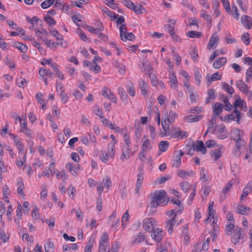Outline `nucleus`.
<instances>
[{
    "label": "nucleus",
    "instance_id": "nucleus-1",
    "mask_svg": "<svg viewBox=\"0 0 252 252\" xmlns=\"http://www.w3.org/2000/svg\"><path fill=\"white\" fill-rule=\"evenodd\" d=\"M166 196V193L164 190H161L155 192L151 203V207H155L158 205H166L168 202V198L167 199Z\"/></svg>",
    "mask_w": 252,
    "mask_h": 252
},
{
    "label": "nucleus",
    "instance_id": "nucleus-2",
    "mask_svg": "<svg viewBox=\"0 0 252 252\" xmlns=\"http://www.w3.org/2000/svg\"><path fill=\"white\" fill-rule=\"evenodd\" d=\"M156 225V220L152 218H147L143 220V227L148 231L155 229L154 226Z\"/></svg>",
    "mask_w": 252,
    "mask_h": 252
},
{
    "label": "nucleus",
    "instance_id": "nucleus-3",
    "mask_svg": "<svg viewBox=\"0 0 252 252\" xmlns=\"http://www.w3.org/2000/svg\"><path fill=\"white\" fill-rule=\"evenodd\" d=\"M230 136L231 139L233 141L244 139V131L237 128H233L230 131Z\"/></svg>",
    "mask_w": 252,
    "mask_h": 252
},
{
    "label": "nucleus",
    "instance_id": "nucleus-4",
    "mask_svg": "<svg viewBox=\"0 0 252 252\" xmlns=\"http://www.w3.org/2000/svg\"><path fill=\"white\" fill-rule=\"evenodd\" d=\"M171 136L173 138H179L181 139L187 138L188 136L187 132L182 131L179 127H174L172 129Z\"/></svg>",
    "mask_w": 252,
    "mask_h": 252
},
{
    "label": "nucleus",
    "instance_id": "nucleus-5",
    "mask_svg": "<svg viewBox=\"0 0 252 252\" xmlns=\"http://www.w3.org/2000/svg\"><path fill=\"white\" fill-rule=\"evenodd\" d=\"M243 230L241 228L236 227L234 229V235L231 238V241L234 245H236L242 235Z\"/></svg>",
    "mask_w": 252,
    "mask_h": 252
},
{
    "label": "nucleus",
    "instance_id": "nucleus-6",
    "mask_svg": "<svg viewBox=\"0 0 252 252\" xmlns=\"http://www.w3.org/2000/svg\"><path fill=\"white\" fill-rule=\"evenodd\" d=\"M152 231V234L151 236L152 238L154 239L157 243L160 242L163 238V230L162 229L156 228Z\"/></svg>",
    "mask_w": 252,
    "mask_h": 252
},
{
    "label": "nucleus",
    "instance_id": "nucleus-7",
    "mask_svg": "<svg viewBox=\"0 0 252 252\" xmlns=\"http://www.w3.org/2000/svg\"><path fill=\"white\" fill-rule=\"evenodd\" d=\"M109 244L108 234L107 232H103L101 236L99 244V249H107Z\"/></svg>",
    "mask_w": 252,
    "mask_h": 252
},
{
    "label": "nucleus",
    "instance_id": "nucleus-8",
    "mask_svg": "<svg viewBox=\"0 0 252 252\" xmlns=\"http://www.w3.org/2000/svg\"><path fill=\"white\" fill-rule=\"evenodd\" d=\"M143 181V171L140 167L138 168V173L137 176L136 192L138 193Z\"/></svg>",
    "mask_w": 252,
    "mask_h": 252
},
{
    "label": "nucleus",
    "instance_id": "nucleus-9",
    "mask_svg": "<svg viewBox=\"0 0 252 252\" xmlns=\"http://www.w3.org/2000/svg\"><path fill=\"white\" fill-rule=\"evenodd\" d=\"M234 141L236 142V144L233 152L234 154L239 156L241 154L240 149L242 146H244L246 144V141L244 139H240V140Z\"/></svg>",
    "mask_w": 252,
    "mask_h": 252
},
{
    "label": "nucleus",
    "instance_id": "nucleus-10",
    "mask_svg": "<svg viewBox=\"0 0 252 252\" xmlns=\"http://www.w3.org/2000/svg\"><path fill=\"white\" fill-rule=\"evenodd\" d=\"M217 136L219 138L221 139H225L227 136V131L225 126H221L218 127L216 131Z\"/></svg>",
    "mask_w": 252,
    "mask_h": 252
},
{
    "label": "nucleus",
    "instance_id": "nucleus-11",
    "mask_svg": "<svg viewBox=\"0 0 252 252\" xmlns=\"http://www.w3.org/2000/svg\"><path fill=\"white\" fill-rule=\"evenodd\" d=\"M252 20L251 17L247 15H243L241 18L242 24L247 29H250L252 27Z\"/></svg>",
    "mask_w": 252,
    "mask_h": 252
},
{
    "label": "nucleus",
    "instance_id": "nucleus-12",
    "mask_svg": "<svg viewBox=\"0 0 252 252\" xmlns=\"http://www.w3.org/2000/svg\"><path fill=\"white\" fill-rule=\"evenodd\" d=\"M183 209L184 208L181 205L177 206L175 209L167 211L166 214L169 217H173L175 216V218H176L177 214L181 213Z\"/></svg>",
    "mask_w": 252,
    "mask_h": 252
},
{
    "label": "nucleus",
    "instance_id": "nucleus-13",
    "mask_svg": "<svg viewBox=\"0 0 252 252\" xmlns=\"http://www.w3.org/2000/svg\"><path fill=\"white\" fill-rule=\"evenodd\" d=\"M227 62L225 57H220L217 59L213 63V66L216 69H219L224 65Z\"/></svg>",
    "mask_w": 252,
    "mask_h": 252
},
{
    "label": "nucleus",
    "instance_id": "nucleus-14",
    "mask_svg": "<svg viewBox=\"0 0 252 252\" xmlns=\"http://www.w3.org/2000/svg\"><path fill=\"white\" fill-rule=\"evenodd\" d=\"M171 217V219L168 220L166 223V228L169 234H172L173 233V226H174L175 222L176 221V218H175V216Z\"/></svg>",
    "mask_w": 252,
    "mask_h": 252
},
{
    "label": "nucleus",
    "instance_id": "nucleus-15",
    "mask_svg": "<svg viewBox=\"0 0 252 252\" xmlns=\"http://www.w3.org/2000/svg\"><path fill=\"white\" fill-rule=\"evenodd\" d=\"M197 145H195V150L197 152H200L203 154H205L207 152V149L204 146V144L202 141L198 140L196 142Z\"/></svg>",
    "mask_w": 252,
    "mask_h": 252
},
{
    "label": "nucleus",
    "instance_id": "nucleus-16",
    "mask_svg": "<svg viewBox=\"0 0 252 252\" xmlns=\"http://www.w3.org/2000/svg\"><path fill=\"white\" fill-rule=\"evenodd\" d=\"M207 94L208 96L206 99V103H210L212 100H214L217 96L216 91L213 89H210L208 90Z\"/></svg>",
    "mask_w": 252,
    "mask_h": 252
},
{
    "label": "nucleus",
    "instance_id": "nucleus-17",
    "mask_svg": "<svg viewBox=\"0 0 252 252\" xmlns=\"http://www.w3.org/2000/svg\"><path fill=\"white\" fill-rule=\"evenodd\" d=\"M223 106L221 103L216 102L213 107V111L216 117L218 116L222 112Z\"/></svg>",
    "mask_w": 252,
    "mask_h": 252
},
{
    "label": "nucleus",
    "instance_id": "nucleus-18",
    "mask_svg": "<svg viewBox=\"0 0 252 252\" xmlns=\"http://www.w3.org/2000/svg\"><path fill=\"white\" fill-rule=\"evenodd\" d=\"M65 168L72 175L75 176L78 173L77 166L73 163H67Z\"/></svg>",
    "mask_w": 252,
    "mask_h": 252
},
{
    "label": "nucleus",
    "instance_id": "nucleus-19",
    "mask_svg": "<svg viewBox=\"0 0 252 252\" xmlns=\"http://www.w3.org/2000/svg\"><path fill=\"white\" fill-rule=\"evenodd\" d=\"M219 40V37L216 34H213L210 37L209 43L207 45V48L210 49Z\"/></svg>",
    "mask_w": 252,
    "mask_h": 252
},
{
    "label": "nucleus",
    "instance_id": "nucleus-20",
    "mask_svg": "<svg viewBox=\"0 0 252 252\" xmlns=\"http://www.w3.org/2000/svg\"><path fill=\"white\" fill-rule=\"evenodd\" d=\"M238 88L243 93H246L248 92V86L242 80L238 81L236 83Z\"/></svg>",
    "mask_w": 252,
    "mask_h": 252
},
{
    "label": "nucleus",
    "instance_id": "nucleus-21",
    "mask_svg": "<svg viewBox=\"0 0 252 252\" xmlns=\"http://www.w3.org/2000/svg\"><path fill=\"white\" fill-rule=\"evenodd\" d=\"M216 116H213L211 120L209 122L207 131H212V132H214L216 130Z\"/></svg>",
    "mask_w": 252,
    "mask_h": 252
},
{
    "label": "nucleus",
    "instance_id": "nucleus-22",
    "mask_svg": "<svg viewBox=\"0 0 252 252\" xmlns=\"http://www.w3.org/2000/svg\"><path fill=\"white\" fill-rule=\"evenodd\" d=\"M202 117V115H189L185 117L186 120L189 123L198 122L201 119Z\"/></svg>",
    "mask_w": 252,
    "mask_h": 252
},
{
    "label": "nucleus",
    "instance_id": "nucleus-23",
    "mask_svg": "<svg viewBox=\"0 0 252 252\" xmlns=\"http://www.w3.org/2000/svg\"><path fill=\"white\" fill-rule=\"evenodd\" d=\"M148 87V85L145 81L142 80L141 82L139 83V88L142 95H145L147 94Z\"/></svg>",
    "mask_w": 252,
    "mask_h": 252
},
{
    "label": "nucleus",
    "instance_id": "nucleus-24",
    "mask_svg": "<svg viewBox=\"0 0 252 252\" xmlns=\"http://www.w3.org/2000/svg\"><path fill=\"white\" fill-rule=\"evenodd\" d=\"M17 186V192L18 194L21 196H23L24 195L23 190L25 189V186L22 178H19L18 179Z\"/></svg>",
    "mask_w": 252,
    "mask_h": 252
},
{
    "label": "nucleus",
    "instance_id": "nucleus-25",
    "mask_svg": "<svg viewBox=\"0 0 252 252\" xmlns=\"http://www.w3.org/2000/svg\"><path fill=\"white\" fill-rule=\"evenodd\" d=\"M122 40L124 41L129 40L132 41L135 38V35L132 32H126V33H121V36H120Z\"/></svg>",
    "mask_w": 252,
    "mask_h": 252
},
{
    "label": "nucleus",
    "instance_id": "nucleus-26",
    "mask_svg": "<svg viewBox=\"0 0 252 252\" xmlns=\"http://www.w3.org/2000/svg\"><path fill=\"white\" fill-rule=\"evenodd\" d=\"M187 36L190 38H201L202 36V33L199 32H196L194 31H189L187 33Z\"/></svg>",
    "mask_w": 252,
    "mask_h": 252
},
{
    "label": "nucleus",
    "instance_id": "nucleus-27",
    "mask_svg": "<svg viewBox=\"0 0 252 252\" xmlns=\"http://www.w3.org/2000/svg\"><path fill=\"white\" fill-rule=\"evenodd\" d=\"M221 97L223 98V102L224 103V109L229 111L232 109V105L229 102L228 97L224 95H222Z\"/></svg>",
    "mask_w": 252,
    "mask_h": 252
},
{
    "label": "nucleus",
    "instance_id": "nucleus-28",
    "mask_svg": "<svg viewBox=\"0 0 252 252\" xmlns=\"http://www.w3.org/2000/svg\"><path fill=\"white\" fill-rule=\"evenodd\" d=\"M50 33L58 40H62L63 36L55 29H49Z\"/></svg>",
    "mask_w": 252,
    "mask_h": 252
},
{
    "label": "nucleus",
    "instance_id": "nucleus-29",
    "mask_svg": "<svg viewBox=\"0 0 252 252\" xmlns=\"http://www.w3.org/2000/svg\"><path fill=\"white\" fill-rule=\"evenodd\" d=\"M169 143L167 141H161L158 144L159 149L161 152H165L169 146Z\"/></svg>",
    "mask_w": 252,
    "mask_h": 252
},
{
    "label": "nucleus",
    "instance_id": "nucleus-30",
    "mask_svg": "<svg viewBox=\"0 0 252 252\" xmlns=\"http://www.w3.org/2000/svg\"><path fill=\"white\" fill-rule=\"evenodd\" d=\"M118 92L122 101L126 102L128 100V95L126 93L125 90L122 88H119Z\"/></svg>",
    "mask_w": 252,
    "mask_h": 252
},
{
    "label": "nucleus",
    "instance_id": "nucleus-31",
    "mask_svg": "<svg viewBox=\"0 0 252 252\" xmlns=\"http://www.w3.org/2000/svg\"><path fill=\"white\" fill-rule=\"evenodd\" d=\"M44 249L46 252H53L54 249V245L53 242L48 240L47 243L44 245Z\"/></svg>",
    "mask_w": 252,
    "mask_h": 252
},
{
    "label": "nucleus",
    "instance_id": "nucleus-32",
    "mask_svg": "<svg viewBox=\"0 0 252 252\" xmlns=\"http://www.w3.org/2000/svg\"><path fill=\"white\" fill-rule=\"evenodd\" d=\"M167 117L165 120L170 123H173L174 122L176 118L177 117V114L171 111L169 112V115H168V114H167Z\"/></svg>",
    "mask_w": 252,
    "mask_h": 252
},
{
    "label": "nucleus",
    "instance_id": "nucleus-33",
    "mask_svg": "<svg viewBox=\"0 0 252 252\" xmlns=\"http://www.w3.org/2000/svg\"><path fill=\"white\" fill-rule=\"evenodd\" d=\"M15 46L23 53H26L28 50V47L25 44L19 42H16Z\"/></svg>",
    "mask_w": 252,
    "mask_h": 252
},
{
    "label": "nucleus",
    "instance_id": "nucleus-34",
    "mask_svg": "<svg viewBox=\"0 0 252 252\" xmlns=\"http://www.w3.org/2000/svg\"><path fill=\"white\" fill-rule=\"evenodd\" d=\"M180 187L185 192H188L191 189V185L187 182H183L180 184Z\"/></svg>",
    "mask_w": 252,
    "mask_h": 252
},
{
    "label": "nucleus",
    "instance_id": "nucleus-35",
    "mask_svg": "<svg viewBox=\"0 0 252 252\" xmlns=\"http://www.w3.org/2000/svg\"><path fill=\"white\" fill-rule=\"evenodd\" d=\"M56 177L58 179H62L63 181L64 182L67 177V175L64 170H63L61 172L57 170Z\"/></svg>",
    "mask_w": 252,
    "mask_h": 252
},
{
    "label": "nucleus",
    "instance_id": "nucleus-36",
    "mask_svg": "<svg viewBox=\"0 0 252 252\" xmlns=\"http://www.w3.org/2000/svg\"><path fill=\"white\" fill-rule=\"evenodd\" d=\"M250 208L245 206H241L238 209L237 212L241 215H247L250 211Z\"/></svg>",
    "mask_w": 252,
    "mask_h": 252
},
{
    "label": "nucleus",
    "instance_id": "nucleus-37",
    "mask_svg": "<svg viewBox=\"0 0 252 252\" xmlns=\"http://www.w3.org/2000/svg\"><path fill=\"white\" fill-rule=\"evenodd\" d=\"M145 239V236L144 235L142 234L141 233H139L135 238V239L133 240L132 243L134 244H138L142 241H143Z\"/></svg>",
    "mask_w": 252,
    "mask_h": 252
},
{
    "label": "nucleus",
    "instance_id": "nucleus-38",
    "mask_svg": "<svg viewBox=\"0 0 252 252\" xmlns=\"http://www.w3.org/2000/svg\"><path fill=\"white\" fill-rule=\"evenodd\" d=\"M222 88L225 92L230 94H232L234 92L233 88L226 83H222Z\"/></svg>",
    "mask_w": 252,
    "mask_h": 252
},
{
    "label": "nucleus",
    "instance_id": "nucleus-39",
    "mask_svg": "<svg viewBox=\"0 0 252 252\" xmlns=\"http://www.w3.org/2000/svg\"><path fill=\"white\" fill-rule=\"evenodd\" d=\"M222 76L219 75L218 72H216L213 74L210 77H208V81L209 82L213 81L220 80L221 79Z\"/></svg>",
    "mask_w": 252,
    "mask_h": 252
},
{
    "label": "nucleus",
    "instance_id": "nucleus-40",
    "mask_svg": "<svg viewBox=\"0 0 252 252\" xmlns=\"http://www.w3.org/2000/svg\"><path fill=\"white\" fill-rule=\"evenodd\" d=\"M161 126L164 130V135L165 136L169 135L170 128L169 125H167L166 120H164L163 121H162Z\"/></svg>",
    "mask_w": 252,
    "mask_h": 252
},
{
    "label": "nucleus",
    "instance_id": "nucleus-41",
    "mask_svg": "<svg viewBox=\"0 0 252 252\" xmlns=\"http://www.w3.org/2000/svg\"><path fill=\"white\" fill-rule=\"evenodd\" d=\"M211 154L213 157H214L215 161L217 160L220 157V149H215L212 150Z\"/></svg>",
    "mask_w": 252,
    "mask_h": 252
},
{
    "label": "nucleus",
    "instance_id": "nucleus-42",
    "mask_svg": "<svg viewBox=\"0 0 252 252\" xmlns=\"http://www.w3.org/2000/svg\"><path fill=\"white\" fill-rule=\"evenodd\" d=\"M250 34L248 32L244 33L241 36L242 40L243 41V43L246 45H248L250 44Z\"/></svg>",
    "mask_w": 252,
    "mask_h": 252
},
{
    "label": "nucleus",
    "instance_id": "nucleus-43",
    "mask_svg": "<svg viewBox=\"0 0 252 252\" xmlns=\"http://www.w3.org/2000/svg\"><path fill=\"white\" fill-rule=\"evenodd\" d=\"M55 0H46L43 1L41 4V6L43 9H46L52 5Z\"/></svg>",
    "mask_w": 252,
    "mask_h": 252
},
{
    "label": "nucleus",
    "instance_id": "nucleus-44",
    "mask_svg": "<svg viewBox=\"0 0 252 252\" xmlns=\"http://www.w3.org/2000/svg\"><path fill=\"white\" fill-rule=\"evenodd\" d=\"M129 151L130 146H125L123 149L122 155L126 159H128L129 158Z\"/></svg>",
    "mask_w": 252,
    "mask_h": 252
},
{
    "label": "nucleus",
    "instance_id": "nucleus-45",
    "mask_svg": "<svg viewBox=\"0 0 252 252\" xmlns=\"http://www.w3.org/2000/svg\"><path fill=\"white\" fill-rule=\"evenodd\" d=\"M143 66L145 73L149 75V73H151V71L153 70V67L149 63H143Z\"/></svg>",
    "mask_w": 252,
    "mask_h": 252
},
{
    "label": "nucleus",
    "instance_id": "nucleus-46",
    "mask_svg": "<svg viewBox=\"0 0 252 252\" xmlns=\"http://www.w3.org/2000/svg\"><path fill=\"white\" fill-rule=\"evenodd\" d=\"M168 33H170L171 37L174 41L178 42L181 41V38L175 34V32L174 30H169Z\"/></svg>",
    "mask_w": 252,
    "mask_h": 252
},
{
    "label": "nucleus",
    "instance_id": "nucleus-47",
    "mask_svg": "<svg viewBox=\"0 0 252 252\" xmlns=\"http://www.w3.org/2000/svg\"><path fill=\"white\" fill-rule=\"evenodd\" d=\"M44 20L50 26H53L56 24L55 20L50 16L47 15L45 16Z\"/></svg>",
    "mask_w": 252,
    "mask_h": 252
},
{
    "label": "nucleus",
    "instance_id": "nucleus-48",
    "mask_svg": "<svg viewBox=\"0 0 252 252\" xmlns=\"http://www.w3.org/2000/svg\"><path fill=\"white\" fill-rule=\"evenodd\" d=\"M148 148H151V146L150 140L147 138L145 141H144L141 149L143 151H145Z\"/></svg>",
    "mask_w": 252,
    "mask_h": 252
},
{
    "label": "nucleus",
    "instance_id": "nucleus-49",
    "mask_svg": "<svg viewBox=\"0 0 252 252\" xmlns=\"http://www.w3.org/2000/svg\"><path fill=\"white\" fill-rule=\"evenodd\" d=\"M94 112L95 114L97 116H99L101 119L103 118V117H102L103 112L101 110V109H100L99 108L98 106H97V105L94 106Z\"/></svg>",
    "mask_w": 252,
    "mask_h": 252
},
{
    "label": "nucleus",
    "instance_id": "nucleus-50",
    "mask_svg": "<svg viewBox=\"0 0 252 252\" xmlns=\"http://www.w3.org/2000/svg\"><path fill=\"white\" fill-rule=\"evenodd\" d=\"M9 134L11 138L13 139L14 142L16 146L22 144L21 143L20 139L18 137L17 135H15L11 133H10Z\"/></svg>",
    "mask_w": 252,
    "mask_h": 252
},
{
    "label": "nucleus",
    "instance_id": "nucleus-51",
    "mask_svg": "<svg viewBox=\"0 0 252 252\" xmlns=\"http://www.w3.org/2000/svg\"><path fill=\"white\" fill-rule=\"evenodd\" d=\"M100 158L101 161L104 163L106 162L108 160V155L105 151H101Z\"/></svg>",
    "mask_w": 252,
    "mask_h": 252
},
{
    "label": "nucleus",
    "instance_id": "nucleus-52",
    "mask_svg": "<svg viewBox=\"0 0 252 252\" xmlns=\"http://www.w3.org/2000/svg\"><path fill=\"white\" fill-rule=\"evenodd\" d=\"M234 225L232 222H229L228 224L226 225L225 233L226 235H230L231 234V232L232 230L234 228Z\"/></svg>",
    "mask_w": 252,
    "mask_h": 252
},
{
    "label": "nucleus",
    "instance_id": "nucleus-53",
    "mask_svg": "<svg viewBox=\"0 0 252 252\" xmlns=\"http://www.w3.org/2000/svg\"><path fill=\"white\" fill-rule=\"evenodd\" d=\"M144 9L143 6L141 4H139L137 6H136L134 4V7L132 8L131 10H133L134 12L137 14H140L142 13L141 9Z\"/></svg>",
    "mask_w": 252,
    "mask_h": 252
},
{
    "label": "nucleus",
    "instance_id": "nucleus-54",
    "mask_svg": "<svg viewBox=\"0 0 252 252\" xmlns=\"http://www.w3.org/2000/svg\"><path fill=\"white\" fill-rule=\"evenodd\" d=\"M60 96L63 103L64 104L67 102L68 100V96L63 91H62L60 93Z\"/></svg>",
    "mask_w": 252,
    "mask_h": 252
},
{
    "label": "nucleus",
    "instance_id": "nucleus-55",
    "mask_svg": "<svg viewBox=\"0 0 252 252\" xmlns=\"http://www.w3.org/2000/svg\"><path fill=\"white\" fill-rule=\"evenodd\" d=\"M9 237H7L4 230L0 229V239L3 242L5 243L8 240Z\"/></svg>",
    "mask_w": 252,
    "mask_h": 252
},
{
    "label": "nucleus",
    "instance_id": "nucleus-56",
    "mask_svg": "<svg viewBox=\"0 0 252 252\" xmlns=\"http://www.w3.org/2000/svg\"><path fill=\"white\" fill-rule=\"evenodd\" d=\"M232 186V181H230L229 183L227 184L224 189H223L222 191V194L225 195L228 192H229Z\"/></svg>",
    "mask_w": 252,
    "mask_h": 252
},
{
    "label": "nucleus",
    "instance_id": "nucleus-57",
    "mask_svg": "<svg viewBox=\"0 0 252 252\" xmlns=\"http://www.w3.org/2000/svg\"><path fill=\"white\" fill-rule=\"evenodd\" d=\"M213 205L214 202H210L208 207V214L210 217L212 216V218L214 219V211L213 210Z\"/></svg>",
    "mask_w": 252,
    "mask_h": 252
},
{
    "label": "nucleus",
    "instance_id": "nucleus-58",
    "mask_svg": "<svg viewBox=\"0 0 252 252\" xmlns=\"http://www.w3.org/2000/svg\"><path fill=\"white\" fill-rule=\"evenodd\" d=\"M123 4L128 8L132 9L134 6V3L130 0H124L123 1Z\"/></svg>",
    "mask_w": 252,
    "mask_h": 252
},
{
    "label": "nucleus",
    "instance_id": "nucleus-59",
    "mask_svg": "<svg viewBox=\"0 0 252 252\" xmlns=\"http://www.w3.org/2000/svg\"><path fill=\"white\" fill-rule=\"evenodd\" d=\"M191 58L194 62H196L197 58L198 57V51L196 48L194 47L192 49V52L190 53Z\"/></svg>",
    "mask_w": 252,
    "mask_h": 252
},
{
    "label": "nucleus",
    "instance_id": "nucleus-60",
    "mask_svg": "<svg viewBox=\"0 0 252 252\" xmlns=\"http://www.w3.org/2000/svg\"><path fill=\"white\" fill-rule=\"evenodd\" d=\"M77 33L79 34V35L80 36L81 39L83 41H87V40L88 39V37L85 34L84 32H83V31L82 30H81L80 29H78L77 30Z\"/></svg>",
    "mask_w": 252,
    "mask_h": 252
},
{
    "label": "nucleus",
    "instance_id": "nucleus-61",
    "mask_svg": "<svg viewBox=\"0 0 252 252\" xmlns=\"http://www.w3.org/2000/svg\"><path fill=\"white\" fill-rule=\"evenodd\" d=\"M54 6L59 9H63L64 8L65 5L62 3V0H56Z\"/></svg>",
    "mask_w": 252,
    "mask_h": 252
},
{
    "label": "nucleus",
    "instance_id": "nucleus-62",
    "mask_svg": "<svg viewBox=\"0 0 252 252\" xmlns=\"http://www.w3.org/2000/svg\"><path fill=\"white\" fill-rule=\"evenodd\" d=\"M149 77L151 79V83L153 86H156L157 85V82L156 81V76L155 74H152V73H149Z\"/></svg>",
    "mask_w": 252,
    "mask_h": 252
},
{
    "label": "nucleus",
    "instance_id": "nucleus-63",
    "mask_svg": "<svg viewBox=\"0 0 252 252\" xmlns=\"http://www.w3.org/2000/svg\"><path fill=\"white\" fill-rule=\"evenodd\" d=\"M181 163V158L179 156H176V159L174 160L173 163V166L176 168L179 167Z\"/></svg>",
    "mask_w": 252,
    "mask_h": 252
},
{
    "label": "nucleus",
    "instance_id": "nucleus-64",
    "mask_svg": "<svg viewBox=\"0 0 252 252\" xmlns=\"http://www.w3.org/2000/svg\"><path fill=\"white\" fill-rule=\"evenodd\" d=\"M39 209L38 208H35L32 212V216L34 219L39 218V214L38 213Z\"/></svg>",
    "mask_w": 252,
    "mask_h": 252
}]
</instances>
